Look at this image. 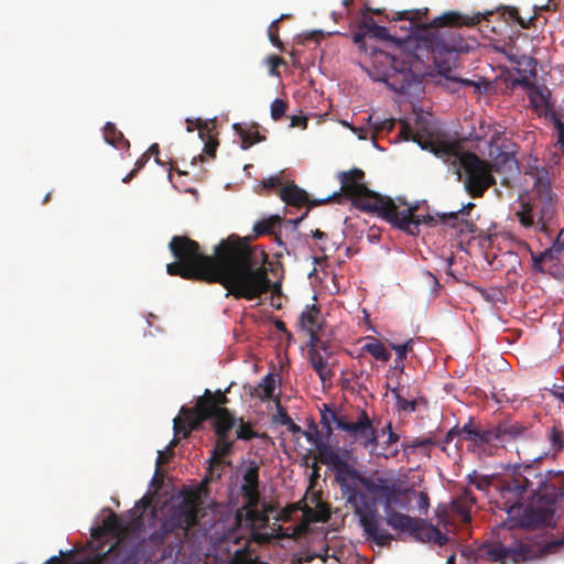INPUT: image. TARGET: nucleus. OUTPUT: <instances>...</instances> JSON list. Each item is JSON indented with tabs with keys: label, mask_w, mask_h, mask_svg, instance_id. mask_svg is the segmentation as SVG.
Instances as JSON below:
<instances>
[{
	"label": "nucleus",
	"mask_w": 564,
	"mask_h": 564,
	"mask_svg": "<svg viewBox=\"0 0 564 564\" xmlns=\"http://www.w3.org/2000/svg\"><path fill=\"white\" fill-rule=\"evenodd\" d=\"M517 454L521 464L507 468L497 489L500 494L499 508L508 514H522L525 527H553L555 505L564 496V473L557 470L540 471L532 463L542 459V455Z\"/></svg>",
	"instance_id": "nucleus-1"
},
{
	"label": "nucleus",
	"mask_w": 564,
	"mask_h": 564,
	"mask_svg": "<svg viewBox=\"0 0 564 564\" xmlns=\"http://www.w3.org/2000/svg\"><path fill=\"white\" fill-rule=\"evenodd\" d=\"M242 243L234 237L221 240L215 247L214 256H207L200 246L187 236H174L169 248L176 261L166 265L170 275L185 280L219 283L227 290L226 296L246 295L253 276H243L246 257L241 254Z\"/></svg>",
	"instance_id": "nucleus-2"
},
{
	"label": "nucleus",
	"mask_w": 564,
	"mask_h": 564,
	"mask_svg": "<svg viewBox=\"0 0 564 564\" xmlns=\"http://www.w3.org/2000/svg\"><path fill=\"white\" fill-rule=\"evenodd\" d=\"M397 481L380 476H366L355 469L338 482L341 498L346 507L352 509L358 517L366 539L378 546H389L394 540L392 533L381 528L378 503L389 507L393 502Z\"/></svg>",
	"instance_id": "nucleus-3"
},
{
	"label": "nucleus",
	"mask_w": 564,
	"mask_h": 564,
	"mask_svg": "<svg viewBox=\"0 0 564 564\" xmlns=\"http://www.w3.org/2000/svg\"><path fill=\"white\" fill-rule=\"evenodd\" d=\"M338 180L341 193H338L339 196L334 200H339L344 195L351 200L356 208L375 213L395 228L412 236L419 234L422 224H430L434 220L430 215H417V204L409 205L400 197L394 200L370 191L365 184V172L360 169L355 167L347 172H340Z\"/></svg>",
	"instance_id": "nucleus-4"
},
{
	"label": "nucleus",
	"mask_w": 564,
	"mask_h": 564,
	"mask_svg": "<svg viewBox=\"0 0 564 564\" xmlns=\"http://www.w3.org/2000/svg\"><path fill=\"white\" fill-rule=\"evenodd\" d=\"M552 167L541 164L536 156L529 155L521 162L523 182L530 188V198L521 203L516 217L524 228L536 225L539 231L546 232L554 218L558 197L552 188Z\"/></svg>",
	"instance_id": "nucleus-5"
},
{
	"label": "nucleus",
	"mask_w": 564,
	"mask_h": 564,
	"mask_svg": "<svg viewBox=\"0 0 564 564\" xmlns=\"http://www.w3.org/2000/svg\"><path fill=\"white\" fill-rule=\"evenodd\" d=\"M429 9H414V10H404L394 12L392 17H388L390 21H394L395 23H400L398 26L403 35L397 37L401 40V45L406 41L419 35V32L427 29H440L446 26H474L479 23L481 20H488L490 15L494 14L492 11H487L485 13H476L474 15L463 14L456 11H446L443 14L434 18L430 23L423 22V19L427 15Z\"/></svg>",
	"instance_id": "nucleus-6"
},
{
	"label": "nucleus",
	"mask_w": 564,
	"mask_h": 564,
	"mask_svg": "<svg viewBox=\"0 0 564 564\" xmlns=\"http://www.w3.org/2000/svg\"><path fill=\"white\" fill-rule=\"evenodd\" d=\"M227 403L226 392L217 390L213 393L206 389L204 394L197 398L194 408L182 406L180 415L173 420L174 438L169 447L175 446L180 438L187 437L192 431L197 430L203 422L210 419L217 410L226 409L224 405Z\"/></svg>",
	"instance_id": "nucleus-7"
},
{
	"label": "nucleus",
	"mask_w": 564,
	"mask_h": 564,
	"mask_svg": "<svg viewBox=\"0 0 564 564\" xmlns=\"http://www.w3.org/2000/svg\"><path fill=\"white\" fill-rule=\"evenodd\" d=\"M197 513L196 500L184 497L178 503L166 510L160 529L150 534L149 541L155 546H161L166 543L170 536H174L177 544H181L188 530L196 525Z\"/></svg>",
	"instance_id": "nucleus-8"
},
{
	"label": "nucleus",
	"mask_w": 564,
	"mask_h": 564,
	"mask_svg": "<svg viewBox=\"0 0 564 564\" xmlns=\"http://www.w3.org/2000/svg\"><path fill=\"white\" fill-rule=\"evenodd\" d=\"M241 254L246 257V264L243 269H239L243 276H253L251 284L247 286L246 295L234 296L236 300L245 299L247 301H253L260 299L262 295L272 291V302L275 299H280L282 294V288L280 282H272L268 274V256L264 252L257 253L248 245L242 243L240 249Z\"/></svg>",
	"instance_id": "nucleus-9"
},
{
	"label": "nucleus",
	"mask_w": 564,
	"mask_h": 564,
	"mask_svg": "<svg viewBox=\"0 0 564 564\" xmlns=\"http://www.w3.org/2000/svg\"><path fill=\"white\" fill-rule=\"evenodd\" d=\"M394 489L397 491L394 492L393 502L389 507L383 505L386 523L398 532H408L422 541L425 539L431 540L434 535H441L437 528L433 525L426 527L424 520L397 511L395 507H405L402 499L412 492V488L408 487L405 481L398 479Z\"/></svg>",
	"instance_id": "nucleus-10"
},
{
	"label": "nucleus",
	"mask_w": 564,
	"mask_h": 564,
	"mask_svg": "<svg viewBox=\"0 0 564 564\" xmlns=\"http://www.w3.org/2000/svg\"><path fill=\"white\" fill-rule=\"evenodd\" d=\"M462 165L467 174L465 188L471 197H481L496 183L490 165L475 153L465 154Z\"/></svg>",
	"instance_id": "nucleus-11"
},
{
	"label": "nucleus",
	"mask_w": 564,
	"mask_h": 564,
	"mask_svg": "<svg viewBox=\"0 0 564 564\" xmlns=\"http://www.w3.org/2000/svg\"><path fill=\"white\" fill-rule=\"evenodd\" d=\"M338 430L347 433V435L356 442H359L365 448L371 452L378 445V431L365 410H361L356 421L350 422L346 415H338L334 422Z\"/></svg>",
	"instance_id": "nucleus-12"
},
{
	"label": "nucleus",
	"mask_w": 564,
	"mask_h": 564,
	"mask_svg": "<svg viewBox=\"0 0 564 564\" xmlns=\"http://www.w3.org/2000/svg\"><path fill=\"white\" fill-rule=\"evenodd\" d=\"M279 196L288 206L296 208L307 206V209L301 217L290 220V223H292L293 226L296 228L303 221V219L307 217L310 209L312 207H316L333 202L336 197L339 196V194H333L323 199H310L306 191L301 188L294 182H291L279 189Z\"/></svg>",
	"instance_id": "nucleus-13"
},
{
	"label": "nucleus",
	"mask_w": 564,
	"mask_h": 564,
	"mask_svg": "<svg viewBox=\"0 0 564 564\" xmlns=\"http://www.w3.org/2000/svg\"><path fill=\"white\" fill-rule=\"evenodd\" d=\"M314 446L317 451L319 462L329 466L334 471L337 484L356 469L321 437L314 440Z\"/></svg>",
	"instance_id": "nucleus-14"
},
{
	"label": "nucleus",
	"mask_w": 564,
	"mask_h": 564,
	"mask_svg": "<svg viewBox=\"0 0 564 564\" xmlns=\"http://www.w3.org/2000/svg\"><path fill=\"white\" fill-rule=\"evenodd\" d=\"M400 135L405 141L417 143L423 150H430L440 158L449 156L454 152V145L448 142H438L431 138H425L420 131H414L410 123L402 121Z\"/></svg>",
	"instance_id": "nucleus-15"
},
{
	"label": "nucleus",
	"mask_w": 564,
	"mask_h": 564,
	"mask_svg": "<svg viewBox=\"0 0 564 564\" xmlns=\"http://www.w3.org/2000/svg\"><path fill=\"white\" fill-rule=\"evenodd\" d=\"M432 48L438 53H465L469 51V44L455 30L440 31L433 29Z\"/></svg>",
	"instance_id": "nucleus-16"
},
{
	"label": "nucleus",
	"mask_w": 564,
	"mask_h": 564,
	"mask_svg": "<svg viewBox=\"0 0 564 564\" xmlns=\"http://www.w3.org/2000/svg\"><path fill=\"white\" fill-rule=\"evenodd\" d=\"M491 443L495 441L508 442L516 441L527 433V427L520 425L518 422L503 421L490 429Z\"/></svg>",
	"instance_id": "nucleus-17"
},
{
	"label": "nucleus",
	"mask_w": 564,
	"mask_h": 564,
	"mask_svg": "<svg viewBox=\"0 0 564 564\" xmlns=\"http://www.w3.org/2000/svg\"><path fill=\"white\" fill-rule=\"evenodd\" d=\"M326 356L322 354L319 348H310L308 349V360L311 362L312 368L318 375L321 381L325 383L326 381H330L334 377V370L332 365L328 362Z\"/></svg>",
	"instance_id": "nucleus-18"
},
{
	"label": "nucleus",
	"mask_w": 564,
	"mask_h": 564,
	"mask_svg": "<svg viewBox=\"0 0 564 564\" xmlns=\"http://www.w3.org/2000/svg\"><path fill=\"white\" fill-rule=\"evenodd\" d=\"M196 128L200 140L204 142L203 152L213 159L216 158L219 142L217 139L218 133L215 131V128L210 127L208 122L203 121L202 119H197Z\"/></svg>",
	"instance_id": "nucleus-19"
},
{
	"label": "nucleus",
	"mask_w": 564,
	"mask_h": 564,
	"mask_svg": "<svg viewBox=\"0 0 564 564\" xmlns=\"http://www.w3.org/2000/svg\"><path fill=\"white\" fill-rule=\"evenodd\" d=\"M234 130L239 135L241 140V149L248 150L253 144L260 143L265 140V137L259 132V124H242L235 123Z\"/></svg>",
	"instance_id": "nucleus-20"
},
{
	"label": "nucleus",
	"mask_w": 564,
	"mask_h": 564,
	"mask_svg": "<svg viewBox=\"0 0 564 564\" xmlns=\"http://www.w3.org/2000/svg\"><path fill=\"white\" fill-rule=\"evenodd\" d=\"M373 25H378L372 17L364 13L362 18L358 22V31L352 35V42L359 47V50L364 53L370 52L371 54H376L375 48H368L366 37L370 35V32Z\"/></svg>",
	"instance_id": "nucleus-21"
},
{
	"label": "nucleus",
	"mask_w": 564,
	"mask_h": 564,
	"mask_svg": "<svg viewBox=\"0 0 564 564\" xmlns=\"http://www.w3.org/2000/svg\"><path fill=\"white\" fill-rule=\"evenodd\" d=\"M213 430L216 436H229L237 420L228 409L217 410L213 413Z\"/></svg>",
	"instance_id": "nucleus-22"
},
{
	"label": "nucleus",
	"mask_w": 564,
	"mask_h": 564,
	"mask_svg": "<svg viewBox=\"0 0 564 564\" xmlns=\"http://www.w3.org/2000/svg\"><path fill=\"white\" fill-rule=\"evenodd\" d=\"M414 58V55L403 52H400V54H387V59L390 61L391 68L400 73L406 82H410V78L413 77L412 63Z\"/></svg>",
	"instance_id": "nucleus-23"
},
{
	"label": "nucleus",
	"mask_w": 564,
	"mask_h": 564,
	"mask_svg": "<svg viewBox=\"0 0 564 564\" xmlns=\"http://www.w3.org/2000/svg\"><path fill=\"white\" fill-rule=\"evenodd\" d=\"M460 431L464 433V437L467 441L474 442L476 444H490L491 443V432L490 429H479L475 427L471 423V420L468 423L464 424L460 427Z\"/></svg>",
	"instance_id": "nucleus-24"
},
{
	"label": "nucleus",
	"mask_w": 564,
	"mask_h": 564,
	"mask_svg": "<svg viewBox=\"0 0 564 564\" xmlns=\"http://www.w3.org/2000/svg\"><path fill=\"white\" fill-rule=\"evenodd\" d=\"M104 138L107 143L117 149H129L130 143L122 132L112 122H107L104 128Z\"/></svg>",
	"instance_id": "nucleus-25"
},
{
	"label": "nucleus",
	"mask_w": 564,
	"mask_h": 564,
	"mask_svg": "<svg viewBox=\"0 0 564 564\" xmlns=\"http://www.w3.org/2000/svg\"><path fill=\"white\" fill-rule=\"evenodd\" d=\"M234 441L229 440V436H217L215 448L212 453L210 462V474L213 475V465H219L220 458L231 454Z\"/></svg>",
	"instance_id": "nucleus-26"
},
{
	"label": "nucleus",
	"mask_w": 564,
	"mask_h": 564,
	"mask_svg": "<svg viewBox=\"0 0 564 564\" xmlns=\"http://www.w3.org/2000/svg\"><path fill=\"white\" fill-rule=\"evenodd\" d=\"M300 326L303 330L321 329L319 308L316 305L307 306L300 315Z\"/></svg>",
	"instance_id": "nucleus-27"
},
{
	"label": "nucleus",
	"mask_w": 564,
	"mask_h": 564,
	"mask_svg": "<svg viewBox=\"0 0 564 564\" xmlns=\"http://www.w3.org/2000/svg\"><path fill=\"white\" fill-rule=\"evenodd\" d=\"M106 531L112 535H119L127 531V528L123 525V522L118 518L116 513H111L102 522V528H98L94 530L93 536L97 538V534Z\"/></svg>",
	"instance_id": "nucleus-28"
},
{
	"label": "nucleus",
	"mask_w": 564,
	"mask_h": 564,
	"mask_svg": "<svg viewBox=\"0 0 564 564\" xmlns=\"http://www.w3.org/2000/svg\"><path fill=\"white\" fill-rule=\"evenodd\" d=\"M275 391V379L272 373H268L254 388L253 394L262 401L269 400L273 397Z\"/></svg>",
	"instance_id": "nucleus-29"
},
{
	"label": "nucleus",
	"mask_w": 564,
	"mask_h": 564,
	"mask_svg": "<svg viewBox=\"0 0 564 564\" xmlns=\"http://www.w3.org/2000/svg\"><path fill=\"white\" fill-rule=\"evenodd\" d=\"M362 350L370 354L375 359L383 362H388L391 358L390 351L376 338H371L369 343L364 345Z\"/></svg>",
	"instance_id": "nucleus-30"
},
{
	"label": "nucleus",
	"mask_w": 564,
	"mask_h": 564,
	"mask_svg": "<svg viewBox=\"0 0 564 564\" xmlns=\"http://www.w3.org/2000/svg\"><path fill=\"white\" fill-rule=\"evenodd\" d=\"M397 26H398L397 24H394L392 26L394 35H391L390 34V29H388L386 26H381V25H373V28H372V30L370 32V35H367V37L393 42V43H395V45L398 47H401V40L397 39V34H398V32L395 30Z\"/></svg>",
	"instance_id": "nucleus-31"
},
{
	"label": "nucleus",
	"mask_w": 564,
	"mask_h": 564,
	"mask_svg": "<svg viewBox=\"0 0 564 564\" xmlns=\"http://www.w3.org/2000/svg\"><path fill=\"white\" fill-rule=\"evenodd\" d=\"M258 507H253L250 509H238L235 514V519L238 523L241 522L242 518L245 517L247 521H249L251 524L256 522H265L268 521L267 514L261 513L258 509Z\"/></svg>",
	"instance_id": "nucleus-32"
},
{
	"label": "nucleus",
	"mask_w": 564,
	"mask_h": 564,
	"mask_svg": "<svg viewBox=\"0 0 564 564\" xmlns=\"http://www.w3.org/2000/svg\"><path fill=\"white\" fill-rule=\"evenodd\" d=\"M280 216H271L268 219H262L253 226L256 236L269 235L273 232L274 227L280 224Z\"/></svg>",
	"instance_id": "nucleus-33"
},
{
	"label": "nucleus",
	"mask_w": 564,
	"mask_h": 564,
	"mask_svg": "<svg viewBox=\"0 0 564 564\" xmlns=\"http://www.w3.org/2000/svg\"><path fill=\"white\" fill-rule=\"evenodd\" d=\"M533 556V549L529 544H519L516 547H510V555L514 563L523 562Z\"/></svg>",
	"instance_id": "nucleus-34"
},
{
	"label": "nucleus",
	"mask_w": 564,
	"mask_h": 564,
	"mask_svg": "<svg viewBox=\"0 0 564 564\" xmlns=\"http://www.w3.org/2000/svg\"><path fill=\"white\" fill-rule=\"evenodd\" d=\"M243 484L241 488H253L259 489V466L251 464L245 471Z\"/></svg>",
	"instance_id": "nucleus-35"
},
{
	"label": "nucleus",
	"mask_w": 564,
	"mask_h": 564,
	"mask_svg": "<svg viewBox=\"0 0 564 564\" xmlns=\"http://www.w3.org/2000/svg\"><path fill=\"white\" fill-rule=\"evenodd\" d=\"M337 413L326 403L321 409V424L329 436L333 433L332 423L335 422Z\"/></svg>",
	"instance_id": "nucleus-36"
},
{
	"label": "nucleus",
	"mask_w": 564,
	"mask_h": 564,
	"mask_svg": "<svg viewBox=\"0 0 564 564\" xmlns=\"http://www.w3.org/2000/svg\"><path fill=\"white\" fill-rule=\"evenodd\" d=\"M237 440L250 441L252 438L260 437V434L256 432L250 422H245L242 417L239 419V425L236 431Z\"/></svg>",
	"instance_id": "nucleus-37"
},
{
	"label": "nucleus",
	"mask_w": 564,
	"mask_h": 564,
	"mask_svg": "<svg viewBox=\"0 0 564 564\" xmlns=\"http://www.w3.org/2000/svg\"><path fill=\"white\" fill-rule=\"evenodd\" d=\"M488 558L492 562H500L505 564L506 560L509 558L510 547H507L500 543L492 545L487 551Z\"/></svg>",
	"instance_id": "nucleus-38"
},
{
	"label": "nucleus",
	"mask_w": 564,
	"mask_h": 564,
	"mask_svg": "<svg viewBox=\"0 0 564 564\" xmlns=\"http://www.w3.org/2000/svg\"><path fill=\"white\" fill-rule=\"evenodd\" d=\"M241 494H242L245 503L240 509H250L253 507H258V505L260 502L259 489L241 488Z\"/></svg>",
	"instance_id": "nucleus-39"
},
{
	"label": "nucleus",
	"mask_w": 564,
	"mask_h": 564,
	"mask_svg": "<svg viewBox=\"0 0 564 564\" xmlns=\"http://www.w3.org/2000/svg\"><path fill=\"white\" fill-rule=\"evenodd\" d=\"M368 123L373 128L376 133L387 131L390 132L394 128V119L379 120L375 116H369Z\"/></svg>",
	"instance_id": "nucleus-40"
},
{
	"label": "nucleus",
	"mask_w": 564,
	"mask_h": 564,
	"mask_svg": "<svg viewBox=\"0 0 564 564\" xmlns=\"http://www.w3.org/2000/svg\"><path fill=\"white\" fill-rule=\"evenodd\" d=\"M549 438L554 453H558L564 448V434L558 427L553 426L551 429Z\"/></svg>",
	"instance_id": "nucleus-41"
},
{
	"label": "nucleus",
	"mask_w": 564,
	"mask_h": 564,
	"mask_svg": "<svg viewBox=\"0 0 564 564\" xmlns=\"http://www.w3.org/2000/svg\"><path fill=\"white\" fill-rule=\"evenodd\" d=\"M286 15L282 14L279 19L274 20L268 28V36L270 42L278 48H282V42L279 39V22Z\"/></svg>",
	"instance_id": "nucleus-42"
},
{
	"label": "nucleus",
	"mask_w": 564,
	"mask_h": 564,
	"mask_svg": "<svg viewBox=\"0 0 564 564\" xmlns=\"http://www.w3.org/2000/svg\"><path fill=\"white\" fill-rule=\"evenodd\" d=\"M413 339H409L404 344L397 345V344H390V347L397 352L395 362L400 361L401 364L406 357V354L412 350L413 348Z\"/></svg>",
	"instance_id": "nucleus-43"
},
{
	"label": "nucleus",
	"mask_w": 564,
	"mask_h": 564,
	"mask_svg": "<svg viewBox=\"0 0 564 564\" xmlns=\"http://www.w3.org/2000/svg\"><path fill=\"white\" fill-rule=\"evenodd\" d=\"M288 105L283 99L276 98L271 104V118L279 121L286 111Z\"/></svg>",
	"instance_id": "nucleus-44"
},
{
	"label": "nucleus",
	"mask_w": 564,
	"mask_h": 564,
	"mask_svg": "<svg viewBox=\"0 0 564 564\" xmlns=\"http://www.w3.org/2000/svg\"><path fill=\"white\" fill-rule=\"evenodd\" d=\"M437 444H438V442L435 437L429 436V437L413 440L412 443L410 445H408V447L413 448V449L419 448V447L430 448L431 446H435Z\"/></svg>",
	"instance_id": "nucleus-45"
},
{
	"label": "nucleus",
	"mask_w": 564,
	"mask_h": 564,
	"mask_svg": "<svg viewBox=\"0 0 564 564\" xmlns=\"http://www.w3.org/2000/svg\"><path fill=\"white\" fill-rule=\"evenodd\" d=\"M230 564H252L246 549H239L235 552Z\"/></svg>",
	"instance_id": "nucleus-46"
},
{
	"label": "nucleus",
	"mask_w": 564,
	"mask_h": 564,
	"mask_svg": "<svg viewBox=\"0 0 564 564\" xmlns=\"http://www.w3.org/2000/svg\"><path fill=\"white\" fill-rule=\"evenodd\" d=\"M530 253H531V259H532L533 271L538 272V273H545L546 270L543 267V263H545V259L541 257V252L535 253L530 250Z\"/></svg>",
	"instance_id": "nucleus-47"
},
{
	"label": "nucleus",
	"mask_w": 564,
	"mask_h": 564,
	"mask_svg": "<svg viewBox=\"0 0 564 564\" xmlns=\"http://www.w3.org/2000/svg\"><path fill=\"white\" fill-rule=\"evenodd\" d=\"M275 422L281 425H285L286 423H291V417L288 414L286 410L281 405L280 399H276V415Z\"/></svg>",
	"instance_id": "nucleus-48"
},
{
	"label": "nucleus",
	"mask_w": 564,
	"mask_h": 564,
	"mask_svg": "<svg viewBox=\"0 0 564 564\" xmlns=\"http://www.w3.org/2000/svg\"><path fill=\"white\" fill-rule=\"evenodd\" d=\"M460 215H462V213L458 209L457 212H452L448 214L444 213L440 216V218L443 224L449 225L455 228Z\"/></svg>",
	"instance_id": "nucleus-49"
},
{
	"label": "nucleus",
	"mask_w": 564,
	"mask_h": 564,
	"mask_svg": "<svg viewBox=\"0 0 564 564\" xmlns=\"http://www.w3.org/2000/svg\"><path fill=\"white\" fill-rule=\"evenodd\" d=\"M397 403L398 406L405 412H414L416 410V401H408L406 399L402 398L400 394H397Z\"/></svg>",
	"instance_id": "nucleus-50"
},
{
	"label": "nucleus",
	"mask_w": 564,
	"mask_h": 564,
	"mask_svg": "<svg viewBox=\"0 0 564 564\" xmlns=\"http://www.w3.org/2000/svg\"><path fill=\"white\" fill-rule=\"evenodd\" d=\"M268 63L270 65V75L272 76H278L279 75V72H278V67L282 64H284V59L283 57H280L278 55H271L268 57Z\"/></svg>",
	"instance_id": "nucleus-51"
},
{
	"label": "nucleus",
	"mask_w": 564,
	"mask_h": 564,
	"mask_svg": "<svg viewBox=\"0 0 564 564\" xmlns=\"http://www.w3.org/2000/svg\"><path fill=\"white\" fill-rule=\"evenodd\" d=\"M113 546H111L106 553L96 554L95 556L85 558L77 564H104V561L107 558L108 553L112 551Z\"/></svg>",
	"instance_id": "nucleus-52"
},
{
	"label": "nucleus",
	"mask_w": 564,
	"mask_h": 564,
	"mask_svg": "<svg viewBox=\"0 0 564 564\" xmlns=\"http://www.w3.org/2000/svg\"><path fill=\"white\" fill-rule=\"evenodd\" d=\"M557 247H550L549 249L541 252V257L545 259V262H554L558 260L560 257Z\"/></svg>",
	"instance_id": "nucleus-53"
},
{
	"label": "nucleus",
	"mask_w": 564,
	"mask_h": 564,
	"mask_svg": "<svg viewBox=\"0 0 564 564\" xmlns=\"http://www.w3.org/2000/svg\"><path fill=\"white\" fill-rule=\"evenodd\" d=\"M415 495L419 498V509H420L421 513L426 514L429 511V508H430V498H429L427 494L420 491V492H415Z\"/></svg>",
	"instance_id": "nucleus-54"
},
{
	"label": "nucleus",
	"mask_w": 564,
	"mask_h": 564,
	"mask_svg": "<svg viewBox=\"0 0 564 564\" xmlns=\"http://www.w3.org/2000/svg\"><path fill=\"white\" fill-rule=\"evenodd\" d=\"M282 183L281 177L279 175L270 176L262 181V187L265 189H271L280 186Z\"/></svg>",
	"instance_id": "nucleus-55"
},
{
	"label": "nucleus",
	"mask_w": 564,
	"mask_h": 564,
	"mask_svg": "<svg viewBox=\"0 0 564 564\" xmlns=\"http://www.w3.org/2000/svg\"><path fill=\"white\" fill-rule=\"evenodd\" d=\"M318 330L319 329H313V330L306 332L310 335L308 349L310 348H318V345L323 341L319 338Z\"/></svg>",
	"instance_id": "nucleus-56"
},
{
	"label": "nucleus",
	"mask_w": 564,
	"mask_h": 564,
	"mask_svg": "<svg viewBox=\"0 0 564 564\" xmlns=\"http://www.w3.org/2000/svg\"><path fill=\"white\" fill-rule=\"evenodd\" d=\"M470 482L476 486L479 490H487L490 486V478L489 477H480L476 479H470Z\"/></svg>",
	"instance_id": "nucleus-57"
},
{
	"label": "nucleus",
	"mask_w": 564,
	"mask_h": 564,
	"mask_svg": "<svg viewBox=\"0 0 564 564\" xmlns=\"http://www.w3.org/2000/svg\"><path fill=\"white\" fill-rule=\"evenodd\" d=\"M508 17L512 21H517L521 26L528 28L529 23H525L520 17L519 11L516 8L508 9Z\"/></svg>",
	"instance_id": "nucleus-58"
},
{
	"label": "nucleus",
	"mask_w": 564,
	"mask_h": 564,
	"mask_svg": "<svg viewBox=\"0 0 564 564\" xmlns=\"http://www.w3.org/2000/svg\"><path fill=\"white\" fill-rule=\"evenodd\" d=\"M273 324H274V327L279 332L283 333L289 339L292 337L291 332L288 330L286 325H285V323L283 321L275 319Z\"/></svg>",
	"instance_id": "nucleus-59"
},
{
	"label": "nucleus",
	"mask_w": 564,
	"mask_h": 564,
	"mask_svg": "<svg viewBox=\"0 0 564 564\" xmlns=\"http://www.w3.org/2000/svg\"><path fill=\"white\" fill-rule=\"evenodd\" d=\"M307 119L301 116H293L291 118V127H303L306 128Z\"/></svg>",
	"instance_id": "nucleus-60"
},
{
	"label": "nucleus",
	"mask_w": 564,
	"mask_h": 564,
	"mask_svg": "<svg viewBox=\"0 0 564 564\" xmlns=\"http://www.w3.org/2000/svg\"><path fill=\"white\" fill-rule=\"evenodd\" d=\"M311 427L314 430V432H313V433H312V432H304V431H303V433H302V434L306 437V440H307L308 442H311V443L314 445V440H315L316 437H321V436H319V433H318V431H317V426H316L314 423H312Z\"/></svg>",
	"instance_id": "nucleus-61"
},
{
	"label": "nucleus",
	"mask_w": 564,
	"mask_h": 564,
	"mask_svg": "<svg viewBox=\"0 0 564 564\" xmlns=\"http://www.w3.org/2000/svg\"><path fill=\"white\" fill-rule=\"evenodd\" d=\"M552 247H557L558 252L562 253L564 251V229H562L553 242Z\"/></svg>",
	"instance_id": "nucleus-62"
},
{
	"label": "nucleus",
	"mask_w": 564,
	"mask_h": 564,
	"mask_svg": "<svg viewBox=\"0 0 564 564\" xmlns=\"http://www.w3.org/2000/svg\"><path fill=\"white\" fill-rule=\"evenodd\" d=\"M149 155L148 153H143L142 156L134 163V171L138 173L144 165L145 163L149 161Z\"/></svg>",
	"instance_id": "nucleus-63"
},
{
	"label": "nucleus",
	"mask_w": 564,
	"mask_h": 564,
	"mask_svg": "<svg viewBox=\"0 0 564 564\" xmlns=\"http://www.w3.org/2000/svg\"><path fill=\"white\" fill-rule=\"evenodd\" d=\"M318 348L319 350L322 351V354L324 356H326L327 358H330L332 355H333V351L330 350V347L328 345L327 341H322L319 345H318Z\"/></svg>",
	"instance_id": "nucleus-64"
}]
</instances>
